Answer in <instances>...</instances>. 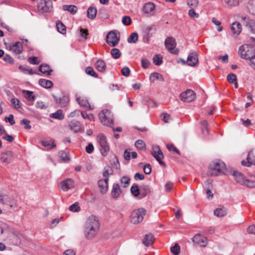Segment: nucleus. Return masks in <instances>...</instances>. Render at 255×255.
Listing matches in <instances>:
<instances>
[{
	"label": "nucleus",
	"instance_id": "nucleus-1",
	"mask_svg": "<svg viewBox=\"0 0 255 255\" xmlns=\"http://www.w3.org/2000/svg\"><path fill=\"white\" fill-rule=\"evenodd\" d=\"M100 229L98 218L94 215L89 216L86 220L84 232L86 239L90 240L96 236Z\"/></svg>",
	"mask_w": 255,
	"mask_h": 255
},
{
	"label": "nucleus",
	"instance_id": "nucleus-2",
	"mask_svg": "<svg viewBox=\"0 0 255 255\" xmlns=\"http://www.w3.org/2000/svg\"><path fill=\"white\" fill-rule=\"evenodd\" d=\"M209 168L210 170L208 172L207 174L210 176L224 174L226 171V165L221 161L211 163Z\"/></svg>",
	"mask_w": 255,
	"mask_h": 255
},
{
	"label": "nucleus",
	"instance_id": "nucleus-3",
	"mask_svg": "<svg viewBox=\"0 0 255 255\" xmlns=\"http://www.w3.org/2000/svg\"><path fill=\"white\" fill-rule=\"evenodd\" d=\"M238 52L242 58L249 59L250 60L255 59V51L253 45H243L240 47Z\"/></svg>",
	"mask_w": 255,
	"mask_h": 255
},
{
	"label": "nucleus",
	"instance_id": "nucleus-4",
	"mask_svg": "<svg viewBox=\"0 0 255 255\" xmlns=\"http://www.w3.org/2000/svg\"><path fill=\"white\" fill-rule=\"evenodd\" d=\"M102 123L106 126L112 127L114 125V117L112 112L108 110H103L99 114Z\"/></svg>",
	"mask_w": 255,
	"mask_h": 255
},
{
	"label": "nucleus",
	"instance_id": "nucleus-5",
	"mask_svg": "<svg viewBox=\"0 0 255 255\" xmlns=\"http://www.w3.org/2000/svg\"><path fill=\"white\" fill-rule=\"evenodd\" d=\"M146 210L144 208H139L134 210L130 215V222L133 224L141 222L145 215Z\"/></svg>",
	"mask_w": 255,
	"mask_h": 255
},
{
	"label": "nucleus",
	"instance_id": "nucleus-6",
	"mask_svg": "<svg viewBox=\"0 0 255 255\" xmlns=\"http://www.w3.org/2000/svg\"><path fill=\"white\" fill-rule=\"evenodd\" d=\"M97 139L101 147L102 155L104 156H107L110 150V146L107 143L106 137L103 134H100L97 136Z\"/></svg>",
	"mask_w": 255,
	"mask_h": 255
},
{
	"label": "nucleus",
	"instance_id": "nucleus-7",
	"mask_svg": "<svg viewBox=\"0 0 255 255\" xmlns=\"http://www.w3.org/2000/svg\"><path fill=\"white\" fill-rule=\"evenodd\" d=\"M120 41V33L117 31H110L106 36L107 43L112 47L116 46Z\"/></svg>",
	"mask_w": 255,
	"mask_h": 255
},
{
	"label": "nucleus",
	"instance_id": "nucleus-8",
	"mask_svg": "<svg viewBox=\"0 0 255 255\" xmlns=\"http://www.w3.org/2000/svg\"><path fill=\"white\" fill-rule=\"evenodd\" d=\"M37 8L41 13L50 12L53 8V2L51 0H40Z\"/></svg>",
	"mask_w": 255,
	"mask_h": 255
},
{
	"label": "nucleus",
	"instance_id": "nucleus-9",
	"mask_svg": "<svg viewBox=\"0 0 255 255\" xmlns=\"http://www.w3.org/2000/svg\"><path fill=\"white\" fill-rule=\"evenodd\" d=\"M165 45L166 48L172 54L177 55L179 53L178 49H175L176 45V42L174 38L172 37H167L165 40Z\"/></svg>",
	"mask_w": 255,
	"mask_h": 255
},
{
	"label": "nucleus",
	"instance_id": "nucleus-10",
	"mask_svg": "<svg viewBox=\"0 0 255 255\" xmlns=\"http://www.w3.org/2000/svg\"><path fill=\"white\" fill-rule=\"evenodd\" d=\"M152 149V150L151 152V154L152 156L156 159V160L160 165L165 166V163L163 161H162L164 156L161 150L160 149L159 146L157 145H153Z\"/></svg>",
	"mask_w": 255,
	"mask_h": 255
},
{
	"label": "nucleus",
	"instance_id": "nucleus-11",
	"mask_svg": "<svg viewBox=\"0 0 255 255\" xmlns=\"http://www.w3.org/2000/svg\"><path fill=\"white\" fill-rule=\"evenodd\" d=\"M180 99L184 102L190 103L193 101L196 98V94L192 90H187L180 95Z\"/></svg>",
	"mask_w": 255,
	"mask_h": 255
},
{
	"label": "nucleus",
	"instance_id": "nucleus-12",
	"mask_svg": "<svg viewBox=\"0 0 255 255\" xmlns=\"http://www.w3.org/2000/svg\"><path fill=\"white\" fill-rule=\"evenodd\" d=\"M192 241L194 243L202 247H205L208 244L207 238L200 234H196L193 237Z\"/></svg>",
	"mask_w": 255,
	"mask_h": 255
},
{
	"label": "nucleus",
	"instance_id": "nucleus-13",
	"mask_svg": "<svg viewBox=\"0 0 255 255\" xmlns=\"http://www.w3.org/2000/svg\"><path fill=\"white\" fill-rule=\"evenodd\" d=\"M53 97L55 102L60 107H65L69 103V97L67 95H63L60 97H57L54 95H53Z\"/></svg>",
	"mask_w": 255,
	"mask_h": 255
},
{
	"label": "nucleus",
	"instance_id": "nucleus-14",
	"mask_svg": "<svg viewBox=\"0 0 255 255\" xmlns=\"http://www.w3.org/2000/svg\"><path fill=\"white\" fill-rule=\"evenodd\" d=\"M247 161L243 160L241 164L243 166H250L252 164L255 165V156L253 153V150L249 151L247 158Z\"/></svg>",
	"mask_w": 255,
	"mask_h": 255
},
{
	"label": "nucleus",
	"instance_id": "nucleus-15",
	"mask_svg": "<svg viewBox=\"0 0 255 255\" xmlns=\"http://www.w3.org/2000/svg\"><path fill=\"white\" fill-rule=\"evenodd\" d=\"M61 188L64 191H67L74 188V181L70 178H68L62 181L61 182Z\"/></svg>",
	"mask_w": 255,
	"mask_h": 255
},
{
	"label": "nucleus",
	"instance_id": "nucleus-16",
	"mask_svg": "<svg viewBox=\"0 0 255 255\" xmlns=\"http://www.w3.org/2000/svg\"><path fill=\"white\" fill-rule=\"evenodd\" d=\"M198 62V58L195 52H192L189 54L187 57V63L191 66H194Z\"/></svg>",
	"mask_w": 255,
	"mask_h": 255
},
{
	"label": "nucleus",
	"instance_id": "nucleus-17",
	"mask_svg": "<svg viewBox=\"0 0 255 255\" xmlns=\"http://www.w3.org/2000/svg\"><path fill=\"white\" fill-rule=\"evenodd\" d=\"M152 27V26L145 25L143 27V41L145 42H148L152 35V33L150 32Z\"/></svg>",
	"mask_w": 255,
	"mask_h": 255
},
{
	"label": "nucleus",
	"instance_id": "nucleus-18",
	"mask_svg": "<svg viewBox=\"0 0 255 255\" xmlns=\"http://www.w3.org/2000/svg\"><path fill=\"white\" fill-rule=\"evenodd\" d=\"M122 193V190L120 186L118 183H114L113 185V188L111 191V196L113 198L117 199L119 198Z\"/></svg>",
	"mask_w": 255,
	"mask_h": 255
},
{
	"label": "nucleus",
	"instance_id": "nucleus-19",
	"mask_svg": "<svg viewBox=\"0 0 255 255\" xmlns=\"http://www.w3.org/2000/svg\"><path fill=\"white\" fill-rule=\"evenodd\" d=\"M108 181L109 178H105V179H100L98 181V186L100 189V191L102 193L107 192L108 189Z\"/></svg>",
	"mask_w": 255,
	"mask_h": 255
},
{
	"label": "nucleus",
	"instance_id": "nucleus-20",
	"mask_svg": "<svg viewBox=\"0 0 255 255\" xmlns=\"http://www.w3.org/2000/svg\"><path fill=\"white\" fill-rule=\"evenodd\" d=\"M76 101L81 107L89 108L90 110L92 109L89 103L88 99L86 97L76 96Z\"/></svg>",
	"mask_w": 255,
	"mask_h": 255
},
{
	"label": "nucleus",
	"instance_id": "nucleus-21",
	"mask_svg": "<svg viewBox=\"0 0 255 255\" xmlns=\"http://www.w3.org/2000/svg\"><path fill=\"white\" fill-rule=\"evenodd\" d=\"M140 197L139 199L143 198L148 195L151 192V187L149 185L143 184L140 187Z\"/></svg>",
	"mask_w": 255,
	"mask_h": 255
},
{
	"label": "nucleus",
	"instance_id": "nucleus-22",
	"mask_svg": "<svg viewBox=\"0 0 255 255\" xmlns=\"http://www.w3.org/2000/svg\"><path fill=\"white\" fill-rule=\"evenodd\" d=\"M233 175L235 180L238 183L242 185L244 184V181L246 178L243 173L238 171H235L233 173Z\"/></svg>",
	"mask_w": 255,
	"mask_h": 255
},
{
	"label": "nucleus",
	"instance_id": "nucleus-23",
	"mask_svg": "<svg viewBox=\"0 0 255 255\" xmlns=\"http://www.w3.org/2000/svg\"><path fill=\"white\" fill-rule=\"evenodd\" d=\"M12 157V152L10 151H8L5 153H1L0 156V159L3 162L8 163L11 161Z\"/></svg>",
	"mask_w": 255,
	"mask_h": 255
},
{
	"label": "nucleus",
	"instance_id": "nucleus-24",
	"mask_svg": "<svg viewBox=\"0 0 255 255\" xmlns=\"http://www.w3.org/2000/svg\"><path fill=\"white\" fill-rule=\"evenodd\" d=\"M154 240L153 235L151 233H149L144 236L142 240V243L144 246L149 247L153 243Z\"/></svg>",
	"mask_w": 255,
	"mask_h": 255
},
{
	"label": "nucleus",
	"instance_id": "nucleus-25",
	"mask_svg": "<svg viewBox=\"0 0 255 255\" xmlns=\"http://www.w3.org/2000/svg\"><path fill=\"white\" fill-rule=\"evenodd\" d=\"M231 30L234 35L238 36L242 31V27L241 24L237 21L232 23Z\"/></svg>",
	"mask_w": 255,
	"mask_h": 255
},
{
	"label": "nucleus",
	"instance_id": "nucleus-26",
	"mask_svg": "<svg viewBox=\"0 0 255 255\" xmlns=\"http://www.w3.org/2000/svg\"><path fill=\"white\" fill-rule=\"evenodd\" d=\"M22 44L20 42H16L15 44L10 46L9 50L13 51L17 54H19L22 52Z\"/></svg>",
	"mask_w": 255,
	"mask_h": 255
},
{
	"label": "nucleus",
	"instance_id": "nucleus-27",
	"mask_svg": "<svg viewBox=\"0 0 255 255\" xmlns=\"http://www.w3.org/2000/svg\"><path fill=\"white\" fill-rule=\"evenodd\" d=\"M95 66L99 72H104L106 70V64L103 60L99 59L97 60L95 63Z\"/></svg>",
	"mask_w": 255,
	"mask_h": 255
},
{
	"label": "nucleus",
	"instance_id": "nucleus-28",
	"mask_svg": "<svg viewBox=\"0 0 255 255\" xmlns=\"http://www.w3.org/2000/svg\"><path fill=\"white\" fill-rule=\"evenodd\" d=\"M69 127L71 130L78 132L80 129L81 125L79 122L73 120L70 122Z\"/></svg>",
	"mask_w": 255,
	"mask_h": 255
},
{
	"label": "nucleus",
	"instance_id": "nucleus-29",
	"mask_svg": "<svg viewBox=\"0 0 255 255\" xmlns=\"http://www.w3.org/2000/svg\"><path fill=\"white\" fill-rule=\"evenodd\" d=\"M42 145L47 149H50L56 146V144L52 139L41 141Z\"/></svg>",
	"mask_w": 255,
	"mask_h": 255
},
{
	"label": "nucleus",
	"instance_id": "nucleus-30",
	"mask_svg": "<svg viewBox=\"0 0 255 255\" xmlns=\"http://www.w3.org/2000/svg\"><path fill=\"white\" fill-rule=\"evenodd\" d=\"M155 8V5L153 2H149L145 4L143 7V11L145 13H149Z\"/></svg>",
	"mask_w": 255,
	"mask_h": 255
},
{
	"label": "nucleus",
	"instance_id": "nucleus-31",
	"mask_svg": "<svg viewBox=\"0 0 255 255\" xmlns=\"http://www.w3.org/2000/svg\"><path fill=\"white\" fill-rule=\"evenodd\" d=\"M39 84L42 87L46 89L50 88L53 86V83L51 81L44 79H39Z\"/></svg>",
	"mask_w": 255,
	"mask_h": 255
},
{
	"label": "nucleus",
	"instance_id": "nucleus-32",
	"mask_svg": "<svg viewBox=\"0 0 255 255\" xmlns=\"http://www.w3.org/2000/svg\"><path fill=\"white\" fill-rule=\"evenodd\" d=\"M50 117L61 120L64 118V115L62 110H58L56 112L51 114L50 115Z\"/></svg>",
	"mask_w": 255,
	"mask_h": 255
},
{
	"label": "nucleus",
	"instance_id": "nucleus-33",
	"mask_svg": "<svg viewBox=\"0 0 255 255\" xmlns=\"http://www.w3.org/2000/svg\"><path fill=\"white\" fill-rule=\"evenodd\" d=\"M130 191L134 197H140V188L136 184H133L130 188Z\"/></svg>",
	"mask_w": 255,
	"mask_h": 255
},
{
	"label": "nucleus",
	"instance_id": "nucleus-34",
	"mask_svg": "<svg viewBox=\"0 0 255 255\" xmlns=\"http://www.w3.org/2000/svg\"><path fill=\"white\" fill-rule=\"evenodd\" d=\"M149 79L152 82H154L156 80H159L162 81H164V78L162 75L156 72L151 73L150 75Z\"/></svg>",
	"mask_w": 255,
	"mask_h": 255
},
{
	"label": "nucleus",
	"instance_id": "nucleus-35",
	"mask_svg": "<svg viewBox=\"0 0 255 255\" xmlns=\"http://www.w3.org/2000/svg\"><path fill=\"white\" fill-rule=\"evenodd\" d=\"M18 69L25 74L34 75L37 74V72L33 71L32 69L24 67L22 65H19Z\"/></svg>",
	"mask_w": 255,
	"mask_h": 255
},
{
	"label": "nucleus",
	"instance_id": "nucleus-36",
	"mask_svg": "<svg viewBox=\"0 0 255 255\" xmlns=\"http://www.w3.org/2000/svg\"><path fill=\"white\" fill-rule=\"evenodd\" d=\"M97 14V9L93 7H89L87 10V16L88 18L93 19Z\"/></svg>",
	"mask_w": 255,
	"mask_h": 255
},
{
	"label": "nucleus",
	"instance_id": "nucleus-37",
	"mask_svg": "<svg viewBox=\"0 0 255 255\" xmlns=\"http://www.w3.org/2000/svg\"><path fill=\"white\" fill-rule=\"evenodd\" d=\"M63 10L69 11L72 14H75L77 11V8L74 5H64Z\"/></svg>",
	"mask_w": 255,
	"mask_h": 255
},
{
	"label": "nucleus",
	"instance_id": "nucleus-38",
	"mask_svg": "<svg viewBox=\"0 0 255 255\" xmlns=\"http://www.w3.org/2000/svg\"><path fill=\"white\" fill-rule=\"evenodd\" d=\"M39 71L42 73L46 74L48 75H50L52 72V70L50 69V67L48 65H41L38 68Z\"/></svg>",
	"mask_w": 255,
	"mask_h": 255
},
{
	"label": "nucleus",
	"instance_id": "nucleus-39",
	"mask_svg": "<svg viewBox=\"0 0 255 255\" xmlns=\"http://www.w3.org/2000/svg\"><path fill=\"white\" fill-rule=\"evenodd\" d=\"M22 93L24 97L29 101H34L35 98V96L33 95V92L23 90Z\"/></svg>",
	"mask_w": 255,
	"mask_h": 255
},
{
	"label": "nucleus",
	"instance_id": "nucleus-40",
	"mask_svg": "<svg viewBox=\"0 0 255 255\" xmlns=\"http://www.w3.org/2000/svg\"><path fill=\"white\" fill-rule=\"evenodd\" d=\"M201 130L203 134L206 135L209 132L208 129V124L206 121H203L201 122Z\"/></svg>",
	"mask_w": 255,
	"mask_h": 255
},
{
	"label": "nucleus",
	"instance_id": "nucleus-41",
	"mask_svg": "<svg viewBox=\"0 0 255 255\" xmlns=\"http://www.w3.org/2000/svg\"><path fill=\"white\" fill-rule=\"evenodd\" d=\"M248 8L250 13L255 15V0H250L248 2Z\"/></svg>",
	"mask_w": 255,
	"mask_h": 255
},
{
	"label": "nucleus",
	"instance_id": "nucleus-42",
	"mask_svg": "<svg viewBox=\"0 0 255 255\" xmlns=\"http://www.w3.org/2000/svg\"><path fill=\"white\" fill-rule=\"evenodd\" d=\"M138 34L136 32L132 33L128 38V42L129 43H135L138 40Z\"/></svg>",
	"mask_w": 255,
	"mask_h": 255
},
{
	"label": "nucleus",
	"instance_id": "nucleus-43",
	"mask_svg": "<svg viewBox=\"0 0 255 255\" xmlns=\"http://www.w3.org/2000/svg\"><path fill=\"white\" fill-rule=\"evenodd\" d=\"M135 146L137 149L141 150H145L146 148V144L145 142L140 139H138L135 141Z\"/></svg>",
	"mask_w": 255,
	"mask_h": 255
},
{
	"label": "nucleus",
	"instance_id": "nucleus-44",
	"mask_svg": "<svg viewBox=\"0 0 255 255\" xmlns=\"http://www.w3.org/2000/svg\"><path fill=\"white\" fill-rule=\"evenodd\" d=\"M111 54L114 59H117L121 57L122 54L119 49L114 48L111 49Z\"/></svg>",
	"mask_w": 255,
	"mask_h": 255
},
{
	"label": "nucleus",
	"instance_id": "nucleus-45",
	"mask_svg": "<svg viewBox=\"0 0 255 255\" xmlns=\"http://www.w3.org/2000/svg\"><path fill=\"white\" fill-rule=\"evenodd\" d=\"M214 215L218 217L225 216L227 214L226 211L222 208H217L214 210Z\"/></svg>",
	"mask_w": 255,
	"mask_h": 255
},
{
	"label": "nucleus",
	"instance_id": "nucleus-46",
	"mask_svg": "<svg viewBox=\"0 0 255 255\" xmlns=\"http://www.w3.org/2000/svg\"><path fill=\"white\" fill-rule=\"evenodd\" d=\"M57 30L62 34L66 33V26L61 21H59L56 23Z\"/></svg>",
	"mask_w": 255,
	"mask_h": 255
},
{
	"label": "nucleus",
	"instance_id": "nucleus-47",
	"mask_svg": "<svg viewBox=\"0 0 255 255\" xmlns=\"http://www.w3.org/2000/svg\"><path fill=\"white\" fill-rule=\"evenodd\" d=\"M130 178L128 176H123L121 178L120 182L124 187H127L129 184Z\"/></svg>",
	"mask_w": 255,
	"mask_h": 255
},
{
	"label": "nucleus",
	"instance_id": "nucleus-48",
	"mask_svg": "<svg viewBox=\"0 0 255 255\" xmlns=\"http://www.w3.org/2000/svg\"><path fill=\"white\" fill-rule=\"evenodd\" d=\"M85 72L87 75H89L93 77L97 78L98 77V74L94 71L91 67H87L85 70Z\"/></svg>",
	"mask_w": 255,
	"mask_h": 255
},
{
	"label": "nucleus",
	"instance_id": "nucleus-49",
	"mask_svg": "<svg viewBox=\"0 0 255 255\" xmlns=\"http://www.w3.org/2000/svg\"><path fill=\"white\" fill-rule=\"evenodd\" d=\"M244 186H245L248 188H255V180H249L246 179L244 181Z\"/></svg>",
	"mask_w": 255,
	"mask_h": 255
},
{
	"label": "nucleus",
	"instance_id": "nucleus-50",
	"mask_svg": "<svg viewBox=\"0 0 255 255\" xmlns=\"http://www.w3.org/2000/svg\"><path fill=\"white\" fill-rule=\"evenodd\" d=\"M153 61L156 65H160L163 62L162 57L159 54L155 55L153 58Z\"/></svg>",
	"mask_w": 255,
	"mask_h": 255
},
{
	"label": "nucleus",
	"instance_id": "nucleus-51",
	"mask_svg": "<svg viewBox=\"0 0 255 255\" xmlns=\"http://www.w3.org/2000/svg\"><path fill=\"white\" fill-rule=\"evenodd\" d=\"M180 247L178 244H176L171 248L170 251L175 255H178L180 253Z\"/></svg>",
	"mask_w": 255,
	"mask_h": 255
},
{
	"label": "nucleus",
	"instance_id": "nucleus-52",
	"mask_svg": "<svg viewBox=\"0 0 255 255\" xmlns=\"http://www.w3.org/2000/svg\"><path fill=\"white\" fill-rule=\"evenodd\" d=\"M113 172V169L109 166L107 168H105V170L103 173V175L105 178H109V175L112 174Z\"/></svg>",
	"mask_w": 255,
	"mask_h": 255
},
{
	"label": "nucleus",
	"instance_id": "nucleus-53",
	"mask_svg": "<svg viewBox=\"0 0 255 255\" xmlns=\"http://www.w3.org/2000/svg\"><path fill=\"white\" fill-rule=\"evenodd\" d=\"M11 105L15 108L19 109L21 107V104L18 99L16 98H13L11 100Z\"/></svg>",
	"mask_w": 255,
	"mask_h": 255
},
{
	"label": "nucleus",
	"instance_id": "nucleus-54",
	"mask_svg": "<svg viewBox=\"0 0 255 255\" xmlns=\"http://www.w3.org/2000/svg\"><path fill=\"white\" fill-rule=\"evenodd\" d=\"M225 3L229 6H236L239 4L238 0H225Z\"/></svg>",
	"mask_w": 255,
	"mask_h": 255
},
{
	"label": "nucleus",
	"instance_id": "nucleus-55",
	"mask_svg": "<svg viewBox=\"0 0 255 255\" xmlns=\"http://www.w3.org/2000/svg\"><path fill=\"white\" fill-rule=\"evenodd\" d=\"M10 233L7 228L0 226V236L3 235L4 237H8Z\"/></svg>",
	"mask_w": 255,
	"mask_h": 255
},
{
	"label": "nucleus",
	"instance_id": "nucleus-56",
	"mask_svg": "<svg viewBox=\"0 0 255 255\" xmlns=\"http://www.w3.org/2000/svg\"><path fill=\"white\" fill-rule=\"evenodd\" d=\"M60 157L62 161L64 162H68L69 161L70 158L68 156L66 152L61 151L59 153Z\"/></svg>",
	"mask_w": 255,
	"mask_h": 255
},
{
	"label": "nucleus",
	"instance_id": "nucleus-57",
	"mask_svg": "<svg viewBox=\"0 0 255 255\" xmlns=\"http://www.w3.org/2000/svg\"><path fill=\"white\" fill-rule=\"evenodd\" d=\"M20 123L21 125H24V128L25 129H29L31 128V126L30 125V121L27 119H23L20 121Z\"/></svg>",
	"mask_w": 255,
	"mask_h": 255
},
{
	"label": "nucleus",
	"instance_id": "nucleus-58",
	"mask_svg": "<svg viewBox=\"0 0 255 255\" xmlns=\"http://www.w3.org/2000/svg\"><path fill=\"white\" fill-rule=\"evenodd\" d=\"M69 209L70 211L72 212H78L80 210V208L79 206V203L75 202L74 204L71 205L69 207Z\"/></svg>",
	"mask_w": 255,
	"mask_h": 255
},
{
	"label": "nucleus",
	"instance_id": "nucleus-59",
	"mask_svg": "<svg viewBox=\"0 0 255 255\" xmlns=\"http://www.w3.org/2000/svg\"><path fill=\"white\" fill-rule=\"evenodd\" d=\"M4 121L6 123H9L10 125L12 126L15 124V122L14 120V117L12 114H10L8 117H5Z\"/></svg>",
	"mask_w": 255,
	"mask_h": 255
},
{
	"label": "nucleus",
	"instance_id": "nucleus-60",
	"mask_svg": "<svg viewBox=\"0 0 255 255\" xmlns=\"http://www.w3.org/2000/svg\"><path fill=\"white\" fill-rule=\"evenodd\" d=\"M188 14L190 17L193 19L198 18L199 17V14L196 13L193 9H190L189 10Z\"/></svg>",
	"mask_w": 255,
	"mask_h": 255
},
{
	"label": "nucleus",
	"instance_id": "nucleus-61",
	"mask_svg": "<svg viewBox=\"0 0 255 255\" xmlns=\"http://www.w3.org/2000/svg\"><path fill=\"white\" fill-rule=\"evenodd\" d=\"M80 33L81 36L84 38V40L87 39V36L89 34L88 31L87 29H84L82 27L80 28Z\"/></svg>",
	"mask_w": 255,
	"mask_h": 255
},
{
	"label": "nucleus",
	"instance_id": "nucleus-62",
	"mask_svg": "<svg viewBox=\"0 0 255 255\" xmlns=\"http://www.w3.org/2000/svg\"><path fill=\"white\" fill-rule=\"evenodd\" d=\"M227 79L229 82L234 83L237 81V76L235 74L231 73L228 75Z\"/></svg>",
	"mask_w": 255,
	"mask_h": 255
},
{
	"label": "nucleus",
	"instance_id": "nucleus-63",
	"mask_svg": "<svg viewBox=\"0 0 255 255\" xmlns=\"http://www.w3.org/2000/svg\"><path fill=\"white\" fill-rule=\"evenodd\" d=\"M160 116L162 120L165 123H168L171 120L170 115L167 113H162L161 114Z\"/></svg>",
	"mask_w": 255,
	"mask_h": 255
},
{
	"label": "nucleus",
	"instance_id": "nucleus-64",
	"mask_svg": "<svg viewBox=\"0 0 255 255\" xmlns=\"http://www.w3.org/2000/svg\"><path fill=\"white\" fill-rule=\"evenodd\" d=\"M131 18L128 16H124L122 19V22L125 25H129L131 24Z\"/></svg>",
	"mask_w": 255,
	"mask_h": 255
}]
</instances>
